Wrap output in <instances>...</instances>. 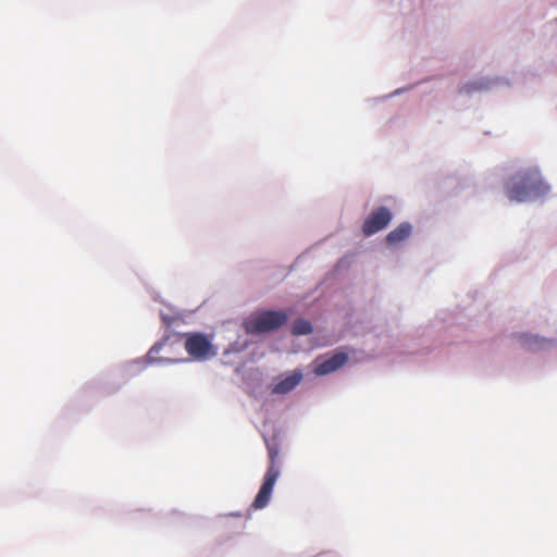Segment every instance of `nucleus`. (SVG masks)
<instances>
[{"label": "nucleus", "instance_id": "f257e3e1", "mask_svg": "<svg viewBox=\"0 0 557 557\" xmlns=\"http://www.w3.org/2000/svg\"><path fill=\"white\" fill-rule=\"evenodd\" d=\"M549 186L544 182L536 168L520 171L506 185V195L510 201L524 202L548 193Z\"/></svg>", "mask_w": 557, "mask_h": 557}, {"label": "nucleus", "instance_id": "f03ea898", "mask_svg": "<svg viewBox=\"0 0 557 557\" xmlns=\"http://www.w3.org/2000/svg\"><path fill=\"white\" fill-rule=\"evenodd\" d=\"M268 453L270 465L264 474L263 483L252 503L255 509H262L269 504L273 487L280 475V467L277 465L278 448L274 445H268Z\"/></svg>", "mask_w": 557, "mask_h": 557}, {"label": "nucleus", "instance_id": "9d476101", "mask_svg": "<svg viewBox=\"0 0 557 557\" xmlns=\"http://www.w3.org/2000/svg\"><path fill=\"white\" fill-rule=\"evenodd\" d=\"M521 345L527 349H534L537 346H541L543 343L548 342L544 337H540L537 335L531 334H522L520 335Z\"/></svg>", "mask_w": 557, "mask_h": 557}, {"label": "nucleus", "instance_id": "7ed1b4c3", "mask_svg": "<svg viewBox=\"0 0 557 557\" xmlns=\"http://www.w3.org/2000/svg\"><path fill=\"white\" fill-rule=\"evenodd\" d=\"M287 320L288 317L284 311L265 310L247 319L244 327L247 334H261L280 329Z\"/></svg>", "mask_w": 557, "mask_h": 557}, {"label": "nucleus", "instance_id": "423d86ee", "mask_svg": "<svg viewBox=\"0 0 557 557\" xmlns=\"http://www.w3.org/2000/svg\"><path fill=\"white\" fill-rule=\"evenodd\" d=\"M348 361V354L346 352H336L327 359L318 358L315 360L317 366L314 369V373L317 375H326L336 370L341 369Z\"/></svg>", "mask_w": 557, "mask_h": 557}, {"label": "nucleus", "instance_id": "1a4fd4ad", "mask_svg": "<svg viewBox=\"0 0 557 557\" xmlns=\"http://www.w3.org/2000/svg\"><path fill=\"white\" fill-rule=\"evenodd\" d=\"M170 342V335L165 336L161 342L153 345L148 351L147 358L150 362H176L174 359L159 356L160 351L163 350Z\"/></svg>", "mask_w": 557, "mask_h": 557}, {"label": "nucleus", "instance_id": "9b49d317", "mask_svg": "<svg viewBox=\"0 0 557 557\" xmlns=\"http://www.w3.org/2000/svg\"><path fill=\"white\" fill-rule=\"evenodd\" d=\"M312 332V325L305 319H298L294 321L292 333L294 335H307Z\"/></svg>", "mask_w": 557, "mask_h": 557}, {"label": "nucleus", "instance_id": "f8f14e48", "mask_svg": "<svg viewBox=\"0 0 557 557\" xmlns=\"http://www.w3.org/2000/svg\"><path fill=\"white\" fill-rule=\"evenodd\" d=\"M481 88V85H479L478 83H471V84H467L465 85L463 89L467 91V92H470V91H473V90H479Z\"/></svg>", "mask_w": 557, "mask_h": 557}, {"label": "nucleus", "instance_id": "6e6552de", "mask_svg": "<svg viewBox=\"0 0 557 557\" xmlns=\"http://www.w3.org/2000/svg\"><path fill=\"white\" fill-rule=\"evenodd\" d=\"M412 226L408 222L400 223L396 228L391 231L386 237V244L389 246H396L408 238L411 234Z\"/></svg>", "mask_w": 557, "mask_h": 557}, {"label": "nucleus", "instance_id": "0eeeda50", "mask_svg": "<svg viewBox=\"0 0 557 557\" xmlns=\"http://www.w3.org/2000/svg\"><path fill=\"white\" fill-rule=\"evenodd\" d=\"M302 380V373L299 370L293 371V373L281 379L276 384L273 385L272 394L285 395L292 392Z\"/></svg>", "mask_w": 557, "mask_h": 557}, {"label": "nucleus", "instance_id": "39448f33", "mask_svg": "<svg viewBox=\"0 0 557 557\" xmlns=\"http://www.w3.org/2000/svg\"><path fill=\"white\" fill-rule=\"evenodd\" d=\"M393 213L387 207H379L371 211L362 224V232L371 236L384 230L392 221Z\"/></svg>", "mask_w": 557, "mask_h": 557}, {"label": "nucleus", "instance_id": "20e7f679", "mask_svg": "<svg viewBox=\"0 0 557 557\" xmlns=\"http://www.w3.org/2000/svg\"><path fill=\"white\" fill-rule=\"evenodd\" d=\"M185 349L196 360H205L216 355L213 344L208 335L202 333H186Z\"/></svg>", "mask_w": 557, "mask_h": 557}]
</instances>
